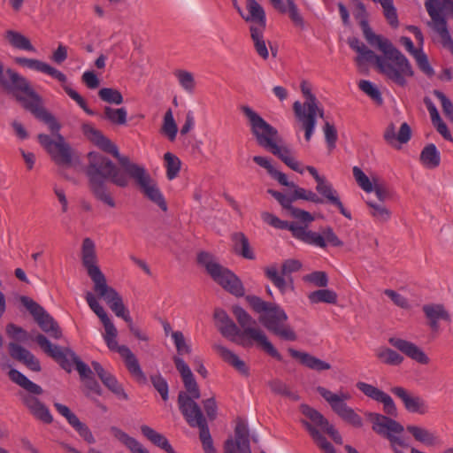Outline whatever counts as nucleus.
<instances>
[{"instance_id": "41", "label": "nucleus", "mask_w": 453, "mask_h": 453, "mask_svg": "<svg viewBox=\"0 0 453 453\" xmlns=\"http://www.w3.org/2000/svg\"><path fill=\"white\" fill-rule=\"evenodd\" d=\"M290 356L299 361L305 366L315 371H325L331 368V365L309 353L302 352L292 348L288 349Z\"/></svg>"}, {"instance_id": "23", "label": "nucleus", "mask_w": 453, "mask_h": 453, "mask_svg": "<svg viewBox=\"0 0 453 453\" xmlns=\"http://www.w3.org/2000/svg\"><path fill=\"white\" fill-rule=\"evenodd\" d=\"M81 260L94 286L106 280L104 274L96 265V247L90 238H85L82 242Z\"/></svg>"}, {"instance_id": "37", "label": "nucleus", "mask_w": 453, "mask_h": 453, "mask_svg": "<svg viewBox=\"0 0 453 453\" xmlns=\"http://www.w3.org/2000/svg\"><path fill=\"white\" fill-rule=\"evenodd\" d=\"M23 403L35 418L46 424L53 421L52 415L48 407L34 395H24Z\"/></svg>"}, {"instance_id": "44", "label": "nucleus", "mask_w": 453, "mask_h": 453, "mask_svg": "<svg viewBox=\"0 0 453 453\" xmlns=\"http://www.w3.org/2000/svg\"><path fill=\"white\" fill-rule=\"evenodd\" d=\"M349 47L357 53L355 62L359 68H363L366 64L372 63L376 54L368 49L357 38H351L349 40Z\"/></svg>"}, {"instance_id": "21", "label": "nucleus", "mask_w": 453, "mask_h": 453, "mask_svg": "<svg viewBox=\"0 0 453 453\" xmlns=\"http://www.w3.org/2000/svg\"><path fill=\"white\" fill-rule=\"evenodd\" d=\"M94 290L100 298L104 300L117 317L123 319L126 322H130L131 317L123 303L122 297L113 288L107 284L106 280L94 286Z\"/></svg>"}, {"instance_id": "5", "label": "nucleus", "mask_w": 453, "mask_h": 453, "mask_svg": "<svg viewBox=\"0 0 453 453\" xmlns=\"http://www.w3.org/2000/svg\"><path fill=\"white\" fill-rule=\"evenodd\" d=\"M246 300L256 312L260 313L259 321L269 332L285 341L296 340V334L287 323L288 315L280 305L256 296H247Z\"/></svg>"}, {"instance_id": "38", "label": "nucleus", "mask_w": 453, "mask_h": 453, "mask_svg": "<svg viewBox=\"0 0 453 453\" xmlns=\"http://www.w3.org/2000/svg\"><path fill=\"white\" fill-rule=\"evenodd\" d=\"M212 348L225 362L232 365L238 372L243 376H249V367L236 354L220 344H214Z\"/></svg>"}, {"instance_id": "28", "label": "nucleus", "mask_w": 453, "mask_h": 453, "mask_svg": "<svg viewBox=\"0 0 453 453\" xmlns=\"http://www.w3.org/2000/svg\"><path fill=\"white\" fill-rule=\"evenodd\" d=\"M388 342L409 358L418 364L427 365L430 362L429 357L424 350L411 342L401 338L391 337L389 338Z\"/></svg>"}, {"instance_id": "56", "label": "nucleus", "mask_w": 453, "mask_h": 453, "mask_svg": "<svg viewBox=\"0 0 453 453\" xmlns=\"http://www.w3.org/2000/svg\"><path fill=\"white\" fill-rule=\"evenodd\" d=\"M367 205L371 209L372 217L378 222H387L391 217V211L381 203L367 201Z\"/></svg>"}, {"instance_id": "3", "label": "nucleus", "mask_w": 453, "mask_h": 453, "mask_svg": "<svg viewBox=\"0 0 453 453\" xmlns=\"http://www.w3.org/2000/svg\"><path fill=\"white\" fill-rule=\"evenodd\" d=\"M88 165L86 174L88 177L89 188L95 197L111 208L116 206L114 199L107 190L105 180L119 188L129 185V176L121 171L111 159L95 152L88 154Z\"/></svg>"}, {"instance_id": "40", "label": "nucleus", "mask_w": 453, "mask_h": 453, "mask_svg": "<svg viewBox=\"0 0 453 453\" xmlns=\"http://www.w3.org/2000/svg\"><path fill=\"white\" fill-rule=\"evenodd\" d=\"M290 356L299 361L305 366L315 371H325L331 368V365L309 353L302 352L292 348L288 349Z\"/></svg>"}, {"instance_id": "31", "label": "nucleus", "mask_w": 453, "mask_h": 453, "mask_svg": "<svg viewBox=\"0 0 453 453\" xmlns=\"http://www.w3.org/2000/svg\"><path fill=\"white\" fill-rule=\"evenodd\" d=\"M91 365L99 379L109 390H111L119 399L128 400L127 394L125 392L123 387L119 383L115 376L104 370V367L96 361H93Z\"/></svg>"}, {"instance_id": "49", "label": "nucleus", "mask_w": 453, "mask_h": 453, "mask_svg": "<svg viewBox=\"0 0 453 453\" xmlns=\"http://www.w3.org/2000/svg\"><path fill=\"white\" fill-rule=\"evenodd\" d=\"M422 164L427 168H435L440 165L441 157L436 146L433 143L426 146L420 154Z\"/></svg>"}, {"instance_id": "9", "label": "nucleus", "mask_w": 453, "mask_h": 453, "mask_svg": "<svg viewBox=\"0 0 453 453\" xmlns=\"http://www.w3.org/2000/svg\"><path fill=\"white\" fill-rule=\"evenodd\" d=\"M197 261L224 289L236 296L244 295V288L238 277L230 270L222 266L211 254L201 252L198 254Z\"/></svg>"}, {"instance_id": "51", "label": "nucleus", "mask_w": 453, "mask_h": 453, "mask_svg": "<svg viewBox=\"0 0 453 453\" xmlns=\"http://www.w3.org/2000/svg\"><path fill=\"white\" fill-rule=\"evenodd\" d=\"M305 428L310 433L311 436L317 443V445L325 452V453H336L333 445L327 441L326 437L321 434V433L315 428L311 423L307 421L303 422Z\"/></svg>"}, {"instance_id": "32", "label": "nucleus", "mask_w": 453, "mask_h": 453, "mask_svg": "<svg viewBox=\"0 0 453 453\" xmlns=\"http://www.w3.org/2000/svg\"><path fill=\"white\" fill-rule=\"evenodd\" d=\"M317 192L321 195L326 202L335 206L340 212L347 219H351V213L347 211L340 200L338 192L334 188L333 185L324 179L316 186Z\"/></svg>"}, {"instance_id": "4", "label": "nucleus", "mask_w": 453, "mask_h": 453, "mask_svg": "<svg viewBox=\"0 0 453 453\" xmlns=\"http://www.w3.org/2000/svg\"><path fill=\"white\" fill-rule=\"evenodd\" d=\"M85 298L89 308L96 314L104 325L105 331L104 339L107 347L111 350L117 351L124 358L128 372L138 382L145 383L147 381V378L142 372L135 356L127 346H119L116 340L118 335L117 328L111 319L108 317L103 306L98 303L96 296L90 292L86 294Z\"/></svg>"}, {"instance_id": "17", "label": "nucleus", "mask_w": 453, "mask_h": 453, "mask_svg": "<svg viewBox=\"0 0 453 453\" xmlns=\"http://www.w3.org/2000/svg\"><path fill=\"white\" fill-rule=\"evenodd\" d=\"M179 409L191 427H198L200 430L199 437L202 442L212 440L206 418H204L200 406L192 402L185 394H180L178 397Z\"/></svg>"}, {"instance_id": "48", "label": "nucleus", "mask_w": 453, "mask_h": 453, "mask_svg": "<svg viewBox=\"0 0 453 453\" xmlns=\"http://www.w3.org/2000/svg\"><path fill=\"white\" fill-rule=\"evenodd\" d=\"M6 38L12 44V46H13L16 49L30 52L36 51L35 48L31 43L30 40L19 32L9 30L6 32Z\"/></svg>"}, {"instance_id": "14", "label": "nucleus", "mask_w": 453, "mask_h": 453, "mask_svg": "<svg viewBox=\"0 0 453 453\" xmlns=\"http://www.w3.org/2000/svg\"><path fill=\"white\" fill-rule=\"evenodd\" d=\"M127 173L134 180L146 198L157 204L163 211H167L168 207L163 193L143 165L134 164L127 171Z\"/></svg>"}, {"instance_id": "7", "label": "nucleus", "mask_w": 453, "mask_h": 453, "mask_svg": "<svg viewBox=\"0 0 453 453\" xmlns=\"http://www.w3.org/2000/svg\"><path fill=\"white\" fill-rule=\"evenodd\" d=\"M35 341L48 356L55 359L61 367L68 372L72 371L74 364L82 380L92 376L90 367L82 362L71 349L52 344L48 338L42 334L35 335Z\"/></svg>"}, {"instance_id": "52", "label": "nucleus", "mask_w": 453, "mask_h": 453, "mask_svg": "<svg viewBox=\"0 0 453 453\" xmlns=\"http://www.w3.org/2000/svg\"><path fill=\"white\" fill-rule=\"evenodd\" d=\"M104 119L113 125L123 126L127 120V112L125 108H111L105 106L104 109Z\"/></svg>"}, {"instance_id": "35", "label": "nucleus", "mask_w": 453, "mask_h": 453, "mask_svg": "<svg viewBox=\"0 0 453 453\" xmlns=\"http://www.w3.org/2000/svg\"><path fill=\"white\" fill-rule=\"evenodd\" d=\"M23 403L35 418L46 424L53 421L52 415L48 407L34 395H24Z\"/></svg>"}, {"instance_id": "15", "label": "nucleus", "mask_w": 453, "mask_h": 453, "mask_svg": "<svg viewBox=\"0 0 453 453\" xmlns=\"http://www.w3.org/2000/svg\"><path fill=\"white\" fill-rule=\"evenodd\" d=\"M52 134L55 139L48 134H40L38 142L56 165L62 167H70L75 157L73 149L59 134V130Z\"/></svg>"}, {"instance_id": "62", "label": "nucleus", "mask_w": 453, "mask_h": 453, "mask_svg": "<svg viewBox=\"0 0 453 453\" xmlns=\"http://www.w3.org/2000/svg\"><path fill=\"white\" fill-rule=\"evenodd\" d=\"M150 381L155 389L159 393L163 401L169 399V387L165 378L160 373L150 376Z\"/></svg>"}, {"instance_id": "57", "label": "nucleus", "mask_w": 453, "mask_h": 453, "mask_svg": "<svg viewBox=\"0 0 453 453\" xmlns=\"http://www.w3.org/2000/svg\"><path fill=\"white\" fill-rule=\"evenodd\" d=\"M166 168V177L172 180L175 179L180 170V160L171 152H166L164 156Z\"/></svg>"}, {"instance_id": "25", "label": "nucleus", "mask_w": 453, "mask_h": 453, "mask_svg": "<svg viewBox=\"0 0 453 453\" xmlns=\"http://www.w3.org/2000/svg\"><path fill=\"white\" fill-rule=\"evenodd\" d=\"M357 388L367 397L381 403L386 414L395 418L397 416L396 405L389 395L371 384L362 381L357 383Z\"/></svg>"}, {"instance_id": "18", "label": "nucleus", "mask_w": 453, "mask_h": 453, "mask_svg": "<svg viewBox=\"0 0 453 453\" xmlns=\"http://www.w3.org/2000/svg\"><path fill=\"white\" fill-rule=\"evenodd\" d=\"M20 302L28 310L43 332L54 339L62 337V331L58 324L43 307L27 296H21Z\"/></svg>"}, {"instance_id": "34", "label": "nucleus", "mask_w": 453, "mask_h": 453, "mask_svg": "<svg viewBox=\"0 0 453 453\" xmlns=\"http://www.w3.org/2000/svg\"><path fill=\"white\" fill-rule=\"evenodd\" d=\"M2 80L4 83L0 85L8 90H17L26 94L32 89L27 80L12 69L2 73Z\"/></svg>"}, {"instance_id": "39", "label": "nucleus", "mask_w": 453, "mask_h": 453, "mask_svg": "<svg viewBox=\"0 0 453 453\" xmlns=\"http://www.w3.org/2000/svg\"><path fill=\"white\" fill-rule=\"evenodd\" d=\"M247 9L249 13H243L242 18L246 22L252 23L251 26H255L256 29H265L266 16L263 7L256 0H250L247 1Z\"/></svg>"}, {"instance_id": "33", "label": "nucleus", "mask_w": 453, "mask_h": 453, "mask_svg": "<svg viewBox=\"0 0 453 453\" xmlns=\"http://www.w3.org/2000/svg\"><path fill=\"white\" fill-rule=\"evenodd\" d=\"M8 348L12 357L22 362L34 372L41 371L39 360L29 350L14 342H10Z\"/></svg>"}, {"instance_id": "59", "label": "nucleus", "mask_w": 453, "mask_h": 453, "mask_svg": "<svg viewBox=\"0 0 453 453\" xmlns=\"http://www.w3.org/2000/svg\"><path fill=\"white\" fill-rule=\"evenodd\" d=\"M352 172L357 185L366 193L372 192L375 180L372 181L358 166H354Z\"/></svg>"}, {"instance_id": "26", "label": "nucleus", "mask_w": 453, "mask_h": 453, "mask_svg": "<svg viewBox=\"0 0 453 453\" xmlns=\"http://www.w3.org/2000/svg\"><path fill=\"white\" fill-rule=\"evenodd\" d=\"M173 362L177 371L180 372L181 376L184 387L186 388V392L180 391L178 396L183 393L192 402H195L196 399H199L201 395L200 390L189 366L180 357H174Z\"/></svg>"}, {"instance_id": "12", "label": "nucleus", "mask_w": 453, "mask_h": 453, "mask_svg": "<svg viewBox=\"0 0 453 453\" xmlns=\"http://www.w3.org/2000/svg\"><path fill=\"white\" fill-rule=\"evenodd\" d=\"M372 430L388 439L394 453H404L402 449H408L409 444L403 437L404 427L396 420L379 413H370Z\"/></svg>"}, {"instance_id": "22", "label": "nucleus", "mask_w": 453, "mask_h": 453, "mask_svg": "<svg viewBox=\"0 0 453 453\" xmlns=\"http://www.w3.org/2000/svg\"><path fill=\"white\" fill-rule=\"evenodd\" d=\"M84 132L100 149L111 154L126 172L131 165L135 164L133 163L128 157L121 155L118 147L110 139L103 135L100 131L90 126H85Z\"/></svg>"}, {"instance_id": "46", "label": "nucleus", "mask_w": 453, "mask_h": 453, "mask_svg": "<svg viewBox=\"0 0 453 453\" xmlns=\"http://www.w3.org/2000/svg\"><path fill=\"white\" fill-rule=\"evenodd\" d=\"M9 378L16 384H18L19 387L26 389L27 392L33 394V395H41L42 394L43 390L42 388L35 384V382L28 380L23 373L19 372L16 369H11L9 371Z\"/></svg>"}, {"instance_id": "30", "label": "nucleus", "mask_w": 453, "mask_h": 453, "mask_svg": "<svg viewBox=\"0 0 453 453\" xmlns=\"http://www.w3.org/2000/svg\"><path fill=\"white\" fill-rule=\"evenodd\" d=\"M422 311L428 321V326L433 331L439 329V321H451L449 311L441 303H426L422 306Z\"/></svg>"}, {"instance_id": "45", "label": "nucleus", "mask_w": 453, "mask_h": 453, "mask_svg": "<svg viewBox=\"0 0 453 453\" xmlns=\"http://www.w3.org/2000/svg\"><path fill=\"white\" fill-rule=\"evenodd\" d=\"M141 432L154 445L165 450L167 453H176L173 447L171 446V444L169 443L167 438L162 434L157 433L150 426L147 425H142L141 426Z\"/></svg>"}, {"instance_id": "10", "label": "nucleus", "mask_w": 453, "mask_h": 453, "mask_svg": "<svg viewBox=\"0 0 453 453\" xmlns=\"http://www.w3.org/2000/svg\"><path fill=\"white\" fill-rule=\"evenodd\" d=\"M14 62L22 66L28 68L30 70L37 71L45 74H48L49 76L56 79L62 84V88L65 90V92L73 100L77 103V104L88 115H93L94 111H91L88 105L84 98L74 89H73L68 84H67V77L66 75L62 73L61 71L58 70L57 68L51 66L46 62L35 59V58H28L25 57H17L14 58Z\"/></svg>"}, {"instance_id": "54", "label": "nucleus", "mask_w": 453, "mask_h": 453, "mask_svg": "<svg viewBox=\"0 0 453 453\" xmlns=\"http://www.w3.org/2000/svg\"><path fill=\"white\" fill-rule=\"evenodd\" d=\"M376 357L388 365H399L403 361V357L389 348H380L376 350Z\"/></svg>"}, {"instance_id": "63", "label": "nucleus", "mask_w": 453, "mask_h": 453, "mask_svg": "<svg viewBox=\"0 0 453 453\" xmlns=\"http://www.w3.org/2000/svg\"><path fill=\"white\" fill-rule=\"evenodd\" d=\"M293 199H303L309 202H312L314 203H323V199L319 197L316 193L311 190L305 189L303 188L297 187L295 185Z\"/></svg>"}, {"instance_id": "19", "label": "nucleus", "mask_w": 453, "mask_h": 453, "mask_svg": "<svg viewBox=\"0 0 453 453\" xmlns=\"http://www.w3.org/2000/svg\"><path fill=\"white\" fill-rule=\"evenodd\" d=\"M25 109L32 112L36 119L45 123L51 133L60 130L61 126L56 118L42 105L40 96L31 89L25 96L17 95Z\"/></svg>"}, {"instance_id": "13", "label": "nucleus", "mask_w": 453, "mask_h": 453, "mask_svg": "<svg viewBox=\"0 0 453 453\" xmlns=\"http://www.w3.org/2000/svg\"><path fill=\"white\" fill-rule=\"evenodd\" d=\"M317 392L329 404L332 411L342 420L355 427H361L363 426L362 418L346 403L351 399V395L349 392L340 390L334 393L321 386L317 388Z\"/></svg>"}, {"instance_id": "42", "label": "nucleus", "mask_w": 453, "mask_h": 453, "mask_svg": "<svg viewBox=\"0 0 453 453\" xmlns=\"http://www.w3.org/2000/svg\"><path fill=\"white\" fill-rule=\"evenodd\" d=\"M112 436L126 446L131 453H150L141 442L117 426H111Z\"/></svg>"}, {"instance_id": "61", "label": "nucleus", "mask_w": 453, "mask_h": 453, "mask_svg": "<svg viewBox=\"0 0 453 453\" xmlns=\"http://www.w3.org/2000/svg\"><path fill=\"white\" fill-rule=\"evenodd\" d=\"M98 96L103 101L108 104L119 105L123 103V96L121 93L114 88H103L99 90Z\"/></svg>"}, {"instance_id": "16", "label": "nucleus", "mask_w": 453, "mask_h": 453, "mask_svg": "<svg viewBox=\"0 0 453 453\" xmlns=\"http://www.w3.org/2000/svg\"><path fill=\"white\" fill-rule=\"evenodd\" d=\"M261 218L265 223L274 228L288 229L291 231L294 237L307 244L322 249L326 248V242L323 237L319 233L308 230L306 226H302L296 223H288V221L281 220L277 216L268 211H263L261 213Z\"/></svg>"}, {"instance_id": "29", "label": "nucleus", "mask_w": 453, "mask_h": 453, "mask_svg": "<svg viewBox=\"0 0 453 453\" xmlns=\"http://www.w3.org/2000/svg\"><path fill=\"white\" fill-rule=\"evenodd\" d=\"M54 407L58 412L65 418L69 425L82 437L87 442L94 443L96 441L90 429L88 426L78 418V417L71 411L66 406L59 403H55Z\"/></svg>"}, {"instance_id": "6", "label": "nucleus", "mask_w": 453, "mask_h": 453, "mask_svg": "<svg viewBox=\"0 0 453 453\" xmlns=\"http://www.w3.org/2000/svg\"><path fill=\"white\" fill-rule=\"evenodd\" d=\"M241 110L248 119L251 133L261 147L270 150L283 162L292 156L288 148L279 144L280 138L276 128L267 123L250 106L243 105L241 107Z\"/></svg>"}, {"instance_id": "60", "label": "nucleus", "mask_w": 453, "mask_h": 453, "mask_svg": "<svg viewBox=\"0 0 453 453\" xmlns=\"http://www.w3.org/2000/svg\"><path fill=\"white\" fill-rule=\"evenodd\" d=\"M162 130L170 141H173L175 139L178 127L171 109H169L165 114Z\"/></svg>"}, {"instance_id": "64", "label": "nucleus", "mask_w": 453, "mask_h": 453, "mask_svg": "<svg viewBox=\"0 0 453 453\" xmlns=\"http://www.w3.org/2000/svg\"><path fill=\"white\" fill-rule=\"evenodd\" d=\"M269 387L273 392L287 396L294 401L299 399L298 395L288 389L287 385L280 380H273L269 382Z\"/></svg>"}, {"instance_id": "8", "label": "nucleus", "mask_w": 453, "mask_h": 453, "mask_svg": "<svg viewBox=\"0 0 453 453\" xmlns=\"http://www.w3.org/2000/svg\"><path fill=\"white\" fill-rule=\"evenodd\" d=\"M301 91L305 97L303 104L296 101L293 104V110L296 118L302 124V127L305 132V140L309 142L314 133L316 127V117H324V110L318 105L316 96L311 93V86L308 82L301 83Z\"/></svg>"}, {"instance_id": "50", "label": "nucleus", "mask_w": 453, "mask_h": 453, "mask_svg": "<svg viewBox=\"0 0 453 453\" xmlns=\"http://www.w3.org/2000/svg\"><path fill=\"white\" fill-rule=\"evenodd\" d=\"M250 36L254 42V47L257 53L263 58L267 59L269 57V52L266 47L265 41L264 39V31L265 29H256L255 26H250Z\"/></svg>"}, {"instance_id": "55", "label": "nucleus", "mask_w": 453, "mask_h": 453, "mask_svg": "<svg viewBox=\"0 0 453 453\" xmlns=\"http://www.w3.org/2000/svg\"><path fill=\"white\" fill-rule=\"evenodd\" d=\"M174 76L180 87L188 94H193L196 89V81L192 73L186 70H176Z\"/></svg>"}, {"instance_id": "58", "label": "nucleus", "mask_w": 453, "mask_h": 453, "mask_svg": "<svg viewBox=\"0 0 453 453\" xmlns=\"http://www.w3.org/2000/svg\"><path fill=\"white\" fill-rule=\"evenodd\" d=\"M383 8L384 16L389 25L393 27H397L399 25L396 9L394 6L393 0H378Z\"/></svg>"}, {"instance_id": "2", "label": "nucleus", "mask_w": 453, "mask_h": 453, "mask_svg": "<svg viewBox=\"0 0 453 453\" xmlns=\"http://www.w3.org/2000/svg\"><path fill=\"white\" fill-rule=\"evenodd\" d=\"M241 330L237 325L230 319L226 312L221 309H216L214 319L220 334L232 342H236V337H248L256 342L267 354L280 361L281 355L269 342L265 332L257 326L256 320L241 306L232 308Z\"/></svg>"}, {"instance_id": "36", "label": "nucleus", "mask_w": 453, "mask_h": 453, "mask_svg": "<svg viewBox=\"0 0 453 453\" xmlns=\"http://www.w3.org/2000/svg\"><path fill=\"white\" fill-rule=\"evenodd\" d=\"M23 403L35 418L46 424L53 421L52 415L48 407L34 395H24Z\"/></svg>"}, {"instance_id": "1", "label": "nucleus", "mask_w": 453, "mask_h": 453, "mask_svg": "<svg viewBox=\"0 0 453 453\" xmlns=\"http://www.w3.org/2000/svg\"><path fill=\"white\" fill-rule=\"evenodd\" d=\"M362 31L367 42L382 52V55L376 54L372 62L376 70L392 82L404 87L407 78L413 76L407 58L388 39L374 34L365 21H362Z\"/></svg>"}, {"instance_id": "47", "label": "nucleus", "mask_w": 453, "mask_h": 453, "mask_svg": "<svg viewBox=\"0 0 453 453\" xmlns=\"http://www.w3.org/2000/svg\"><path fill=\"white\" fill-rule=\"evenodd\" d=\"M406 430L420 443L426 446H434L436 443L437 437L435 434L425 427L409 425L406 426Z\"/></svg>"}, {"instance_id": "43", "label": "nucleus", "mask_w": 453, "mask_h": 453, "mask_svg": "<svg viewBox=\"0 0 453 453\" xmlns=\"http://www.w3.org/2000/svg\"><path fill=\"white\" fill-rule=\"evenodd\" d=\"M275 9L282 13L288 12L289 18L292 22L298 27H304V20L299 10L293 0H286L287 6L283 4L282 0H270Z\"/></svg>"}, {"instance_id": "27", "label": "nucleus", "mask_w": 453, "mask_h": 453, "mask_svg": "<svg viewBox=\"0 0 453 453\" xmlns=\"http://www.w3.org/2000/svg\"><path fill=\"white\" fill-rule=\"evenodd\" d=\"M301 410L302 413L305 417H307L315 426H319L325 433H326L335 443H342V438L339 432L320 412L305 404L301 406Z\"/></svg>"}, {"instance_id": "53", "label": "nucleus", "mask_w": 453, "mask_h": 453, "mask_svg": "<svg viewBox=\"0 0 453 453\" xmlns=\"http://www.w3.org/2000/svg\"><path fill=\"white\" fill-rule=\"evenodd\" d=\"M337 294L331 289L323 288L309 294L308 298L312 303H325L334 304L337 303Z\"/></svg>"}, {"instance_id": "11", "label": "nucleus", "mask_w": 453, "mask_h": 453, "mask_svg": "<svg viewBox=\"0 0 453 453\" xmlns=\"http://www.w3.org/2000/svg\"><path fill=\"white\" fill-rule=\"evenodd\" d=\"M453 0H425V7L431 18L428 25L438 34L441 45L453 54V40L447 27L445 15L449 13Z\"/></svg>"}, {"instance_id": "24", "label": "nucleus", "mask_w": 453, "mask_h": 453, "mask_svg": "<svg viewBox=\"0 0 453 453\" xmlns=\"http://www.w3.org/2000/svg\"><path fill=\"white\" fill-rule=\"evenodd\" d=\"M390 392L402 401L408 412L420 415L428 412V404L421 396L399 386L391 388Z\"/></svg>"}, {"instance_id": "20", "label": "nucleus", "mask_w": 453, "mask_h": 453, "mask_svg": "<svg viewBox=\"0 0 453 453\" xmlns=\"http://www.w3.org/2000/svg\"><path fill=\"white\" fill-rule=\"evenodd\" d=\"M301 266L302 264L298 260L288 259L282 264L280 272H279L276 265H272L265 268V274L266 278L284 294L288 285H291V278L289 275L292 273L297 272Z\"/></svg>"}]
</instances>
